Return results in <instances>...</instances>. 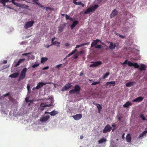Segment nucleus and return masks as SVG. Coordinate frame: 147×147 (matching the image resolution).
Masks as SVG:
<instances>
[{"label": "nucleus", "instance_id": "nucleus-1", "mask_svg": "<svg viewBox=\"0 0 147 147\" xmlns=\"http://www.w3.org/2000/svg\"><path fill=\"white\" fill-rule=\"evenodd\" d=\"M80 87L79 85H77L74 86V89L70 90L69 92L70 94L75 93L78 94L80 92Z\"/></svg>", "mask_w": 147, "mask_h": 147}, {"label": "nucleus", "instance_id": "nucleus-2", "mask_svg": "<svg viewBox=\"0 0 147 147\" xmlns=\"http://www.w3.org/2000/svg\"><path fill=\"white\" fill-rule=\"evenodd\" d=\"M27 68L25 67L24 68L22 71L18 79L19 81L21 80H22L24 79L25 78L26 76V73L27 71Z\"/></svg>", "mask_w": 147, "mask_h": 147}, {"label": "nucleus", "instance_id": "nucleus-3", "mask_svg": "<svg viewBox=\"0 0 147 147\" xmlns=\"http://www.w3.org/2000/svg\"><path fill=\"white\" fill-rule=\"evenodd\" d=\"M34 23V21L33 20L27 22L25 23L24 28H25L27 29L32 26Z\"/></svg>", "mask_w": 147, "mask_h": 147}, {"label": "nucleus", "instance_id": "nucleus-4", "mask_svg": "<svg viewBox=\"0 0 147 147\" xmlns=\"http://www.w3.org/2000/svg\"><path fill=\"white\" fill-rule=\"evenodd\" d=\"M112 127L109 124L107 125L103 129V132L104 133H107V132H109L111 131L112 129Z\"/></svg>", "mask_w": 147, "mask_h": 147}, {"label": "nucleus", "instance_id": "nucleus-5", "mask_svg": "<svg viewBox=\"0 0 147 147\" xmlns=\"http://www.w3.org/2000/svg\"><path fill=\"white\" fill-rule=\"evenodd\" d=\"M47 84H48V83L47 82H39L37 84V86H36L35 88L34 87L33 88V89L34 90V88L36 89H39L41 87H42L44 85H45Z\"/></svg>", "mask_w": 147, "mask_h": 147}, {"label": "nucleus", "instance_id": "nucleus-6", "mask_svg": "<svg viewBox=\"0 0 147 147\" xmlns=\"http://www.w3.org/2000/svg\"><path fill=\"white\" fill-rule=\"evenodd\" d=\"M72 86V85L71 84V83H69L66 84L64 87H63L62 88L61 90L63 91H64L65 90H68Z\"/></svg>", "mask_w": 147, "mask_h": 147}, {"label": "nucleus", "instance_id": "nucleus-7", "mask_svg": "<svg viewBox=\"0 0 147 147\" xmlns=\"http://www.w3.org/2000/svg\"><path fill=\"white\" fill-rule=\"evenodd\" d=\"M91 63H93V64L90 65V67H96L102 64V62L101 61H97L94 62H91Z\"/></svg>", "mask_w": 147, "mask_h": 147}, {"label": "nucleus", "instance_id": "nucleus-8", "mask_svg": "<svg viewBox=\"0 0 147 147\" xmlns=\"http://www.w3.org/2000/svg\"><path fill=\"white\" fill-rule=\"evenodd\" d=\"M91 63H93V64L90 65V67H96L102 64V62L101 61H97L94 62H91Z\"/></svg>", "mask_w": 147, "mask_h": 147}, {"label": "nucleus", "instance_id": "nucleus-9", "mask_svg": "<svg viewBox=\"0 0 147 147\" xmlns=\"http://www.w3.org/2000/svg\"><path fill=\"white\" fill-rule=\"evenodd\" d=\"M72 117L75 120H78L82 118V115L81 114H78L73 116Z\"/></svg>", "mask_w": 147, "mask_h": 147}, {"label": "nucleus", "instance_id": "nucleus-10", "mask_svg": "<svg viewBox=\"0 0 147 147\" xmlns=\"http://www.w3.org/2000/svg\"><path fill=\"white\" fill-rule=\"evenodd\" d=\"M50 104H45L44 103H41L40 105V110L42 111L44 109V108L46 107H49L50 106Z\"/></svg>", "mask_w": 147, "mask_h": 147}, {"label": "nucleus", "instance_id": "nucleus-11", "mask_svg": "<svg viewBox=\"0 0 147 147\" xmlns=\"http://www.w3.org/2000/svg\"><path fill=\"white\" fill-rule=\"evenodd\" d=\"M50 118V116L47 115L41 117L40 119V121L41 122H45L48 120Z\"/></svg>", "mask_w": 147, "mask_h": 147}, {"label": "nucleus", "instance_id": "nucleus-12", "mask_svg": "<svg viewBox=\"0 0 147 147\" xmlns=\"http://www.w3.org/2000/svg\"><path fill=\"white\" fill-rule=\"evenodd\" d=\"M45 104H50V106L52 105L53 103V99L51 97H49L46 100Z\"/></svg>", "mask_w": 147, "mask_h": 147}, {"label": "nucleus", "instance_id": "nucleus-13", "mask_svg": "<svg viewBox=\"0 0 147 147\" xmlns=\"http://www.w3.org/2000/svg\"><path fill=\"white\" fill-rule=\"evenodd\" d=\"M144 98L142 96L138 97L133 100V102H140L142 101L143 100Z\"/></svg>", "mask_w": 147, "mask_h": 147}, {"label": "nucleus", "instance_id": "nucleus-14", "mask_svg": "<svg viewBox=\"0 0 147 147\" xmlns=\"http://www.w3.org/2000/svg\"><path fill=\"white\" fill-rule=\"evenodd\" d=\"M118 12L116 9H114L111 14L110 17L111 18L114 17L117 14Z\"/></svg>", "mask_w": 147, "mask_h": 147}, {"label": "nucleus", "instance_id": "nucleus-15", "mask_svg": "<svg viewBox=\"0 0 147 147\" xmlns=\"http://www.w3.org/2000/svg\"><path fill=\"white\" fill-rule=\"evenodd\" d=\"M99 42H100V41L98 39L93 40L92 42L91 43V47H92L95 46L97 43Z\"/></svg>", "mask_w": 147, "mask_h": 147}, {"label": "nucleus", "instance_id": "nucleus-16", "mask_svg": "<svg viewBox=\"0 0 147 147\" xmlns=\"http://www.w3.org/2000/svg\"><path fill=\"white\" fill-rule=\"evenodd\" d=\"M136 84L135 82H129L126 84V86L127 87H130L133 86L134 84Z\"/></svg>", "mask_w": 147, "mask_h": 147}, {"label": "nucleus", "instance_id": "nucleus-17", "mask_svg": "<svg viewBox=\"0 0 147 147\" xmlns=\"http://www.w3.org/2000/svg\"><path fill=\"white\" fill-rule=\"evenodd\" d=\"M132 105V103L128 101L123 105V107L125 108H127L129 106H131Z\"/></svg>", "mask_w": 147, "mask_h": 147}, {"label": "nucleus", "instance_id": "nucleus-18", "mask_svg": "<svg viewBox=\"0 0 147 147\" xmlns=\"http://www.w3.org/2000/svg\"><path fill=\"white\" fill-rule=\"evenodd\" d=\"M19 75V74L18 73H14L13 74H11L10 76H9V77H11V78H16Z\"/></svg>", "mask_w": 147, "mask_h": 147}, {"label": "nucleus", "instance_id": "nucleus-19", "mask_svg": "<svg viewBox=\"0 0 147 147\" xmlns=\"http://www.w3.org/2000/svg\"><path fill=\"white\" fill-rule=\"evenodd\" d=\"M146 66L144 64H141V67L140 68V70L141 71H145L146 70Z\"/></svg>", "mask_w": 147, "mask_h": 147}, {"label": "nucleus", "instance_id": "nucleus-20", "mask_svg": "<svg viewBox=\"0 0 147 147\" xmlns=\"http://www.w3.org/2000/svg\"><path fill=\"white\" fill-rule=\"evenodd\" d=\"M25 59H20L18 60V61L16 63L15 66L16 67H17L21 63H22V62H23L24 61H25Z\"/></svg>", "mask_w": 147, "mask_h": 147}, {"label": "nucleus", "instance_id": "nucleus-21", "mask_svg": "<svg viewBox=\"0 0 147 147\" xmlns=\"http://www.w3.org/2000/svg\"><path fill=\"white\" fill-rule=\"evenodd\" d=\"M116 47V44L115 43L114 44H113L112 42L110 43V45L109 47V48L110 49H114Z\"/></svg>", "mask_w": 147, "mask_h": 147}, {"label": "nucleus", "instance_id": "nucleus-22", "mask_svg": "<svg viewBox=\"0 0 147 147\" xmlns=\"http://www.w3.org/2000/svg\"><path fill=\"white\" fill-rule=\"evenodd\" d=\"M58 113L59 112H58L55 110H54L51 112H50V113H49V114H50L52 116H54Z\"/></svg>", "mask_w": 147, "mask_h": 147}, {"label": "nucleus", "instance_id": "nucleus-23", "mask_svg": "<svg viewBox=\"0 0 147 147\" xmlns=\"http://www.w3.org/2000/svg\"><path fill=\"white\" fill-rule=\"evenodd\" d=\"M92 10L91 7L88 8L84 12V13L85 14L89 13L90 12L92 11Z\"/></svg>", "mask_w": 147, "mask_h": 147}, {"label": "nucleus", "instance_id": "nucleus-24", "mask_svg": "<svg viewBox=\"0 0 147 147\" xmlns=\"http://www.w3.org/2000/svg\"><path fill=\"white\" fill-rule=\"evenodd\" d=\"M78 23V22L77 21H74L72 24L71 25V27L72 29L74 28L77 25Z\"/></svg>", "mask_w": 147, "mask_h": 147}, {"label": "nucleus", "instance_id": "nucleus-25", "mask_svg": "<svg viewBox=\"0 0 147 147\" xmlns=\"http://www.w3.org/2000/svg\"><path fill=\"white\" fill-rule=\"evenodd\" d=\"M126 141L128 142H131V137L129 134H128L126 136Z\"/></svg>", "mask_w": 147, "mask_h": 147}, {"label": "nucleus", "instance_id": "nucleus-26", "mask_svg": "<svg viewBox=\"0 0 147 147\" xmlns=\"http://www.w3.org/2000/svg\"><path fill=\"white\" fill-rule=\"evenodd\" d=\"M48 60L47 57H42L41 59L40 62L41 63H44Z\"/></svg>", "mask_w": 147, "mask_h": 147}, {"label": "nucleus", "instance_id": "nucleus-27", "mask_svg": "<svg viewBox=\"0 0 147 147\" xmlns=\"http://www.w3.org/2000/svg\"><path fill=\"white\" fill-rule=\"evenodd\" d=\"M92 11H94L98 7H99L98 5L96 4L93 6H91Z\"/></svg>", "mask_w": 147, "mask_h": 147}, {"label": "nucleus", "instance_id": "nucleus-28", "mask_svg": "<svg viewBox=\"0 0 147 147\" xmlns=\"http://www.w3.org/2000/svg\"><path fill=\"white\" fill-rule=\"evenodd\" d=\"M96 105H97L96 106L98 109V113H100L102 109V106H101V105L98 104H96Z\"/></svg>", "mask_w": 147, "mask_h": 147}, {"label": "nucleus", "instance_id": "nucleus-29", "mask_svg": "<svg viewBox=\"0 0 147 147\" xmlns=\"http://www.w3.org/2000/svg\"><path fill=\"white\" fill-rule=\"evenodd\" d=\"M95 1L97 3L100 4L101 5H102L105 2V1H104V0H95Z\"/></svg>", "mask_w": 147, "mask_h": 147}, {"label": "nucleus", "instance_id": "nucleus-30", "mask_svg": "<svg viewBox=\"0 0 147 147\" xmlns=\"http://www.w3.org/2000/svg\"><path fill=\"white\" fill-rule=\"evenodd\" d=\"M9 0H0V3H2L4 6L5 5V3L9 2Z\"/></svg>", "mask_w": 147, "mask_h": 147}, {"label": "nucleus", "instance_id": "nucleus-31", "mask_svg": "<svg viewBox=\"0 0 147 147\" xmlns=\"http://www.w3.org/2000/svg\"><path fill=\"white\" fill-rule=\"evenodd\" d=\"M77 51V50L76 49H75L74 51H72L71 53L68 54V55L66 56L67 57H69L71 55H72L74 54L76 51Z\"/></svg>", "mask_w": 147, "mask_h": 147}, {"label": "nucleus", "instance_id": "nucleus-32", "mask_svg": "<svg viewBox=\"0 0 147 147\" xmlns=\"http://www.w3.org/2000/svg\"><path fill=\"white\" fill-rule=\"evenodd\" d=\"M110 84L111 85L112 84L113 86H114L115 85V82L114 81L108 82H107V84Z\"/></svg>", "mask_w": 147, "mask_h": 147}, {"label": "nucleus", "instance_id": "nucleus-33", "mask_svg": "<svg viewBox=\"0 0 147 147\" xmlns=\"http://www.w3.org/2000/svg\"><path fill=\"white\" fill-rule=\"evenodd\" d=\"M146 133H147V131H144L142 133L140 134L139 136V138L142 137L144 135H145Z\"/></svg>", "mask_w": 147, "mask_h": 147}, {"label": "nucleus", "instance_id": "nucleus-34", "mask_svg": "<svg viewBox=\"0 0 147 147\" xmlns=\"http://www.w3.org/2000/svg\"><path fill=\"white\" fill-rule=\"evenodd\" d=\"M65 15V18L67 20L69 19L71 21H73V19L72 18L70 17H69V16L67 14H66Z\"/></svg>", "mask_w": 147, "mask_h": 147}, {"label": "nucleus", "instance_id": "nucleus-35", "mask_svg": "<svg viewBox=\"0 0 147 147\" xmlns=\"http://www.w3.org/2000/svg\"><path fill=\"white\" fill-rule=\"evenodd\" d=\"M106 140L104 138H102L100 139L98 141L99 144L105 142H106Z\"/></svg>", "mask_w": 147, "mask_h": 147}, {"label": "nucleus", "instance_id": "nucleus-36", "mask_svg": "<svg viewBox=\"0 0 147 147\" xmlns=\"http://www.w3.org/2000/svg\"><path fill=\"white\" fill-rule=\"evenodd\" d=\"M110 73L109 72H107L105 74L103 77V79H105L106 78L108 77L109 76V75Z\"/></svg>", "mask_w": 147, "mask_h": 147}, {"label": "nucleus", "instance_id": "nucleus-37", "mask_svg": "<svg viewBox=\"0 0 147 147\" xmlns=\"http://www.w3.org/2000/svg\"><path fill=\"white\" fill-rule=\"evenodd\" d=\"M63 26L59 27L58 31L59 32H61L63 31Z\"/></svg>", "mask_w": 147, "mask_h": 147}, {"label": "nucleus", "instance_id": "nucleus-38", "mask_svg": "<svg viewBox=\"0 0 147 147\" xmlns=\"http://www.w3.org/2000/svg\"><path fill=\"white\" fill-rule=\"evenodd\" d=\"M11 2L13 4L17 6H20V4L16 3L14 1H11Z\"/></svg>", "mask_w": 147, "mask_h": 147}, {"label": "nucleus", "instance_id": "nucleus-39", "mask_svg": "<svg viewBox=\"0 0 147 147\" xmlns=\"http://www.w3.org/2000/svg\"><path fill=\"white\" fill-rule=\"evenodd\" d=\"M60 44V42H58L54 41L53 42H52V44L51 45H56L57 44L58 45H59Z\"/></svg>", "mask_w": 147, "mask_h": 147}, {"label": "nucleus", "instance_id": "nucleus-40", "mask_svg": "<svg viewBox=\"0 0 147 147\" xmlns=\"http://www.w3.org/2000/svg\"><path fill=\"white\" fill-rule=\"evenodd\" d=\"M36 4H37L38 5V6L40 7H41L43 9L45 8V7H44V6H43L41 3L39 2H38V3H37Z\"/></svg>", "mask_w": 147, "mask_h": 147}, {"label": "nucleus", "instance_id": "nucleus-41", "mask_svg": "<svg viewBox=\"0 0 147 147\" xmlns=\"http://www.w3.org/2000/svg\"><path fill=\"white\" fill-rule=\"evenodd\" d=\"M134 63H132L130 61H128L127 62V64L128 65V66L131 67V66H133V65Z\"/></svg>", "mask_w": 147, "mask_h": 147}, {"label": "nucleus", "instance_id": "nucleus-42", "mask_svg": "<svg viewBox=\"0 0 147 147\" xmlns=\"http://www.w3.org/2000/svg\"><path fill=\"white\" fill-rule=\"evenodd\" d=\"M133 65V66H134L135 68H138L139 67V65L137 63H134Z\"/></svg>", "mask_w": 147, "mask_h": 147}, {"label": "nucleus", "instance_id": "nucleus-43", "mask_svg": "<svg viewBox=\"0 0 147 147\" xmlns=\"http://www.w3.org/2000/svg\"><path fill=\"white\" fill-rule=\"evenodd\" d=\"M140 117L142 118V119L143 120H147V119H146L145 117L144 116L143 114H142L140 115Z\"/></svg>", "mask_w": 147, "mask_h": 147}, {"label": "nucleus", "instance_id": "nucleus-44", "mask_svg": "<svg viewBox=\"0 0 147 147\" xmlns=\"http://www.w3.org/2000/svg\"><path fill=\"white\" fill-rule=\"evenodd\" d=\"M100 81H99L98 82H93L91 85H95L97 84H99L100 83Z\"/></svg>", "mask_w": 147, "mask_h": 147}, {"label": "nucleus", "instance_id": "nucleus-45", "mask_svg": "<svg viewBox=\"0 0 147 147\" xmlns=\"http://www.w3.org/2000/svg\"><path fill=\"white\" fill-rule=\"evenodd\" d=\"M39 63L35 64L33 65L32 67V68H34L39 66Z\"/></svg>", "mask_w": 147, "mask_h": 147}, {"label": "nucleus", "instance_id": "nucleus-46", "mask_svg": "<svg viewBox=\"0 0 147 147\" xmlns=\"http://www.w3.org/2000/svg\"><path fill=\"white\" fill-rule=\"evenodd\" d=\"M127 62L128 60H127L126 59L123 63H121V64L122 65H126L127 63Z\"/></svg>", "mask_w": 147, "mask_h": 147}, {"label": "nucleus", "instance_id": "nucleus-47", "mask_svg": "<svg viewBox=\"0 0 147 147\" xmlns=\"http://www.w3.org/2000/svg\"><path fill=\"white\" fill-rule=\"evenodd\" d=\"M101 48V45H96V47L95 48L96 49H100Z\"/></svg>", "mask_w": 147, "mask_h": 147}, {"label": "nucleus", "instance_id": "nucleus-48", "mask_svg": "<svg viewBox=\"0 0 147 147\" xmlns=\"http://www.w3.org/2000/svg\"><path fill=\"white\" fill-rule=\"evenodd\" d=\"M90 43V42H88L86 43H83L82 44V46L85 45H89Z\"/></svg>", "mask_w": 147, "mask_h": 147}, {"label": "nucleus", "instance_id": "nucleus-49", "mask_svg": "<svg viewBox=\"0 0 147 147\" xmlns=\"http://www.w3.org/2000/svg\"><path fill=\"white\" fill-rule=\"evenodd\" d=\"M78 56H79V55L78 54L75 55H74V59H77L78 58Z\"/></svg>", "mask_w": 147, "mask_h": 147}, {"label": "nucleus", "instance_id": "nucleus-50", "mask_svg": "<svg viewBox=\"0 0 147 147\" xmlns=\"http://www.w3.org/2000/svg\"><path fill=\"white\" fill-rule=\"evenodd\" d=\"M31 53H25L22 54V55L23 56H27L28 55L30 54Z\"/></svg>", "mask_w": 147, "mask_h": 147}, {"label": "nucleus", "instance_id": "nucleus-51", "mask_svg": "<svg viewBox=\"0 0 147 147\" xmlns=\"http://www.w3.org/2000/svg\"><path fill=\"white\" fill-rule=\"evenodd\" d=\"M62 64L57 65L56 66V68H60L61 67Z\"/></svg>", "mask_w": 147, "mask_h": 147}, {"label": "nucleus", "instance_id": "nucleus-52", "mask_svg": "<svg viewBox=\"0 0 147 147\" xmlns=\"http://www.w3.org/2000/svg\"><path fill=\"white\" fill-rule=\"evenodd\" d=\"M10 94L9 92H8L6 94H4L3 95V96H4V97L7 96H9L10 95Z\"/></svg>", "mask_w": 147, "mask_h": 147}, {"label": "nucleus", "instance_id": "nucleus-53", "mask_svg": "<svg viewBox=\"0 0 147 147\" xmlns=\"http://www.w3.org/2000/svg\"><path fill=\"white\" fill-rule=\"evenodd\" d=\"M82 47V44L80 45H76V48H79L80 47Z\"/></svg>", "mask_w": 147, "mask_h": 147}, {"label": "nucleus", "instance_id": "nucleus-54", "mask_svg": "<svg viewBox=\"0 0 147 147\" xmlns=\"http://www.w3.org/2000/svg\"><path fill=\"white\" fill-rule=\"evenodd\" d=\"M32 2L35 3L36 4H37V3H38V0H32Z\"/></svg>", "mask_w": 147, "mask_h": 147}, {"label": "nucleus", "instance_id": "nucleus-55", "mask_svg": "<svg viewBox=\"0 0 147 147\" xmlns=\"http://www.w3.org/2000/svg\"><path fill=\"white\" fill-rule=\"evenodd\" d=\"M30 59L32 60H33L35 59V57L34 55H32L30 57Z\"/></svg>", "mask_w": 147, "mask_h": 147}, {"label": "nucleus", "instance_id": "nucleus-56", "mask_svg": "<svg viewBox=\"0 0 147 147\" xmlns=\"http://www.w3.org/2000/svg\"><path fill=\"white\" fill-rule=\"evenodd\" d=\"M49 68V67L48 66H47V67H45L44 68H43L42 69V70H46V69H48Z\"/></svg>", "mask_w": 147, "mask_h": 147}, {"label": "nucleus", "instance_id": "nucleus-57", "mask_svg": "<svg viewBox=\"0 0 147 147\" xmlns=\"http://www.w3.org/2000/svg\"><path fill=\"white\" fill-rule=\"evenodd\" d=\"M81 4V2L80 1H79L78 2H77L76 4V5H80Z\"/></svg>", "mask_w": 147, "mask_h": 147}, {"label": "nucleus", "instance_id": "nucleus-58", "mask_svg": "<svg viewBox=\"0 0 147 147\" xmlns=\"http://www.w3.org/2000/svg\"><path fill=\"white\" fill-rule=\"evenodd\" d=\"M105 86L106 87H107L108 86H109V87H111V85L110 84H107V83L105 85Z\"/></svg>", "mask_w": 147, "mask_h": 147}, {"label": "nucleus", "instance_id": "nucleus-59", "mask_svg": "<svg viewBox=\"0 0 147 147\" xmlns=\"http://www.w3.org/2000/svg\"><path fill=\"white\" fill-rule=\"evenodd\" d=\"M116 126V124H115V123H113L112 124V126L113 127H115Z\"/></svg>", "mask_w": 147, "mask_h": 147}, {"label": "nucleus", "instance_id": "nucleus-60", "mask_svg": "<svg viewBox=\"0 0 147 147\" xmlns=\"http://www.w3.org/2000/svg\"><path fill=\"white\" fill-rule=\"evenodd\" d=\"M7 60H3L2 61V63L3 64H5L7 63Z\"/></svg>", "mask_w": 147, "mask_h": 147}, {"label": "nucleus", "instance_id": "nucleus-61", "mask_svg": "<svg viewBox=\"0 0 147 147\" xmlns=\"http://www.w3.org/2000/svg\"><path fill=\"white\" fill-rule=\"evenodd\" d=\"M119 36L120 37H121V38H124L125 37V36H124L122 35H119Z\"/></svg>", "mask_w": 147, "mask_h": 147}, {"label": "nucleus", "instance_id": "nucleus-62", "mask_svg": "<svg viewBox=\"0 0 147 147\" xmlns=\"http://www.w3.org/2000/svg\"><path fill=\"white\" fill-rule=\"evenodd\" d=\"M51 45H45V47L47 48H48L50 46H51Z\"/></svg>", "mask_w": 147, "mask_h": 147}, {"label": "nucleus", "instance_id": "nucleus-63", "mask_svg": "<svg viewBox=\"0 0 147 147\" xmlns=\"http://www.w3.org/2000/svg\"><path fill=\"white\" fill-rule=\"evenodd\" d=\"M27 89H28V91H29L30 90V86L29 85H27Z\"/></svg>", "mask_w": 147, "mask_h": 147}, {"label": "nucleus", "instance_id": "nucleus-64", "mask_svg": "<svg viewBox=\"0 0 147 147\" xmlns=\"http://www.w3.org/2000/svg\"><path fill=\"white\" fill-rule=\"evenodd\" d=\"M69 44L68 43H66L65 44V45L66 47L69 46Z\"/></svg>", "mask_w": 147, "mask_h": 147}]
</instances>
